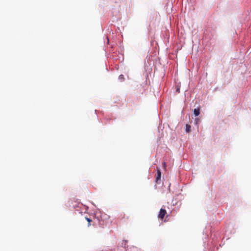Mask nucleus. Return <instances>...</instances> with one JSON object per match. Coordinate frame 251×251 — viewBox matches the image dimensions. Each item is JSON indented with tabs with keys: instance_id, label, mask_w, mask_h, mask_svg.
I'll list each match as a JSON object with an SVG mask.
<instances>
[{
	"instance_id": "nucleus-1",
	"label": "nucleus",
	"mask_w": 251,
	"mask_h": 251,
	"mask_svg": "<svg viewBox=\"0 0 251 251\" xmlns=\"http://www.w3.org/2000/svg\"><path fill=\"white\" fill-rule=\"evenodd\" d=\"M166 213L167 212L165 209L161 208L159 211V213L158 215V218L162 220L164 219L165 215L166 214Z\"/></svg>"
},
{
	"instance_id": "nucleus-2",
	"label": "nucleus",
	"mask_w": 251,
	"mask_h": 251,
	"mask_svg": "<svg viewBox=\"0 0 251 251\" xmlns=\"http://www.w3.org/2000/svg\"><path fill=\"white\" fill-rule=\"evenodd\" d=\"M157 176L156 178V182L157 183H160V181L161 180V173L160 170L159 169L157 170Z\"/></svg>"
},
{
	"instance_id": "nucleus-3",
	"label": "nucleus",
	"mask_w": 251,
	"mask_h": 251,
	"mask_svg": "<svg viewBox=\"0 0 251 251\" xmlns=\"http://www.w3.org/2000/svg\"><path fill=\"white\" fill-rule=\"evenodd\" d=\"M194 114L195 116H198L200 114V109L196 108L194 110Z\"/></svg>"
},
{
	"instance_id": "nucleus-4",
	"label": "nucleus",
	"mask_w": 251,
	"mask_h": 251,
	"mask_svg": "<svg viewBox=\"0 0 251 251\" xmlns=\"http://www.w3.org/2000/svg\"><path fill=\"white\" fill-rule=\"evenodd\" d=\"M186 132L187 133H189L191 130V126L188 124L186 125V128H185Z\"/></svg>"
},
{
	"instance_id": "nucleus-5",
	"label": "nucleus",
	"mask_w": 251,
	"mask_h": 251,
	"mask_svg": "<svg viewBox=\"0 0 251 251\" xmlns=\"http://www.w3.org/2000/svg\"><path fill=\"white\" fill-rule=\"evenodd\" d=\"M86 220L88 221V226H90V223L91 222H92V220H91L90 218H88L87 217H86Z\"/></svg>"
},
{
	"instance_id": "nucleus-6",
	"label": "nucleus",
	"mask_w": 251,
	"mask_h": 251,
	"mask_svg": "<svg viewBox=\"0 0 251 251\" xmlns=\"http://www.w3.org/2000/svg\"><path fill=\"white\" fill-rule=\"evenodd\" d=\"M163 167L164 169H166V166H167V165H166V163L165 162H163Z\"/></svg>"
},
{
	"instance_id": "nucleus-7",
	"label": "nucleus",
	"mask_w": 251,
	"mask_h": 251,
	"mask_svg": "<svg viewBox=\"0 0 251 251\" xmlns=\"http://www.w3.org/2000/svg\"><path fill=\"white\" fill-rule=\"evenodd\" d=\"M177 91H178V92H179V89H177Z\"/></svg>"
}]
</instances>
